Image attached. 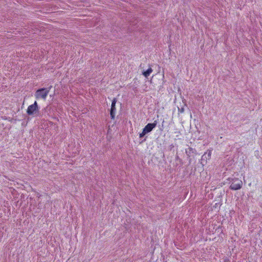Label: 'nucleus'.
I'll return each mask as SVG.
<instances>
[{
  "instance_id": "423d86ee",
  "label": "nucleus",
  "mask_w": 262,
  "mask_h": 262,
  "mask_svg": "<svg viewBox=\"0 0 262 262\" xmlns=\"http://www.w3.org/2000/svg\"><path fill=\"white\" fill-rule=\"evenodd\" d=\"M211 150H208L207 152H206L202 157V160L204 161L205 160L206 161L207 160L209 159L211 157Z\"/></svg>"
},
{
  "instance_id": "6e6552de",
  "label": "nucleus",
  "mask_w": 262,
  "mask_h": 262,
  "mask_svg": "<svg viewBox=\"0 0 262 262\" xmlns=\"http://www.w3.org/2000/svg\"><path fill=\"white\" fill-rule=\"evenodd\" d=\"M146 134H147V133L144 132V130L143 129L142 132L139 135V137L140 138H143Z\"/></svg>"
},
{
  "instance_id": "20e7f679",
  "label": "nucleus",
  "mask_w": 262,
  "mask_h": 262,
  "mask_svg": "<svg viewBox=\"0 0 262 262\" xmlns=\"http://www.w3.org/2000/svg\"><path fill=\"white\" fill-rule=\"evenodd\" d=\"M158 121L157 120H155L153 123H148L144 128L143 130L144 132H146L147 134L150 132L154 128H155L157 125Z\"/></svg>"
},
{
  "instance_id": "f03ea898",
  "label": "nucleus",
  "mask_w": 262,
  "mask_h": 262,
  "mask_svg": "<svg viewBox=\"0 0 262 262\" xmlns=\"http://www.w3.org/2000/svg\"><path fill=\"white\" fill-rule=\"evenodd\" d=\"M50 91V88H41L38 89L35 93V97L36 99H46L47 95H48Z\"/></svg>"
},
{
  "instance_id": "7ed1b4c3",
  "label": "nucleus",
  "mask_w": 262,
  "mask_h": 262,
  "mask_svg": "<svg viewBox=\"0 0 262 262\" xmlns=\"http://www.w3.org/2000/svg\"><path fill=\"white\" fill-rule=\"evenodd\" d=\"M242 181L238 178H233L231 179L230 188L232 190H236L239 189L242 186Z\"/></svg>"
},
{
  "instance_id": "39448f33",
  "label": "nucleus",
  "mask_w": 262,
  "mask_h": 262,
  "mask_svg": "<svg viewBox=\"0 0 262 262\" xmlns=\"http://www.w3.org/2000/svg\"><path fill=\"white\" fill-rule=\"evenodd\" d=\"M117 102L116 98H114L112 102L111 108L110 111V116L112 119H114L116 114V103Z\"/></svg>"
},
{
  "instance_id": "f257e3e1",
  "label": "nucleus",
  "mask_w": 262,
  "mask_h": 262,
  "mask_svg": "<svg viewBox=\"0 0 262 262\" xmlns=\"http://www.w3.org/2000/svg\"><path fill=\"white\" fill-rule=\"evenodd\" d=\"M40 107H39L37 101H35L34 103L28 107L27 110V114L29 116H31L33 117H41L42 114L39 110Z\"/></svg>"
},
{
  "instance_id": "0eeeda50",
  "label": "nucleus",
  "mask_w": 262,
  "mask_h": 262,
  "mask_svg": "<svg viewBox=\"0 0 262 262\" xmlns=\"http://www.w3.org/2000/svg\"><path fill=\"white\" fill-rule=\"evenodd\" d=\"M152 70L151 68H148L146 71H144L143 73V75L145 77H147L148 76H149V75L151 74V73L152 72Z\"/></svg>"
}]
</instances>
